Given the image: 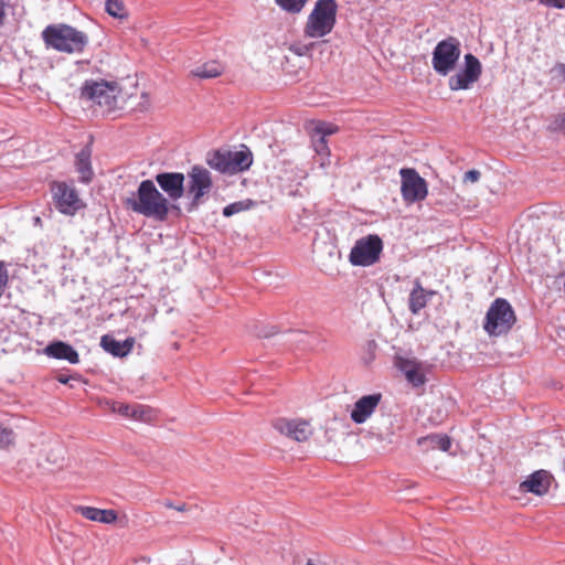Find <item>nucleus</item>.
<instances>
[{"label":"nucleus","instance_id":"nucleus-1","mask_svg":"<svg viewBox=\"0 0 565 565\" xmlns=\"http://www.w3.org/2000/svg\"><path fill=\"white\" fill-rule=\"evenodd\" d=\"M128 210L157 221L167 220L170 202L157 188L152 180L140 182L137 193L125 200Z\"/></svg>","mask_w":565,"mask_h":565},{"label":"nucleus","instance_id":"nucleus-2","mask_svg":"<svg viewBox=\"0 0 565 565\" xmlns=\"http://www.w3.org/2000/svg\"><path fill=\"white\" fill-rule=\"evenodd\" d=\"M42 38L47 46L65 53H81L88 43V36L67 24L47 25Z\"/></svg>","mask_w":565,"mask_h":565},{"label":"nucleus","instance_id":"nucleus-3","mask_svg":"<svg viewBox=\"0 0 565 565\" xmlns=\"http://www.w3.org/2000/svg\"><path fill=\"white\" fill-rule=\"evenodd\" d=\"M335 0H317L303 26L306 38L320 39L332 32L337 23Z\"/></svg>","mask_w":565,"mask_h":565},{"label":"nucleus","instance_id":"nucleus-4","mask_svg":"<svg viewBox=\"0 0 565 565\" xmlns=\"http://www.w3.org/2000/svg\"><path fill=\"white\" fill-rule=\"evenodd\" d=\"M206 163L221 173L235 174L249 169L253 154L247 147L239 151L214 150L207 152Z\"/></svg>","mask_w":565,"mask_h":565},{"label":"nucleus","instance_id":"nucleus-5","mask_svg":"<svg viewBox=\"0 0 565 565\" xmlns=\"http://www.w3.org/2000/svg\"><path fill=\"white\" fill-rule=\"evenodd\" d=\"M186 185L184 194L190 199L188 211L192 212L202 205L213 189L211 172L199 164L191 167L186 173Z\"/></svg>","mask_w":565,"mask_h":565},{"label":"nucleus","instance_id":"nucleus-6","mask_svg":"<svg viewBox=\"0 0 565 565\" xmlns=\"http://www.w3.org/2000/svg\"><path fill=\"white\" fill-rule=\"evenodd\" d=\"M516 321L514 310L508 300L497 298L487 311L483 329L490 337L507 334Z\"/></svg>","mask_w":565,"mask_h":565},{"label":"nucleus","instance_id":"nucleus-7","mask_svg":"<svg viewBox=\"0 0 565 565\" xmlns=\"http://www.w3.org/2000/svg\"><path fill=\"white\" fill-rule=\"evenodd\" d=\"M461 54L460 42L449 36L437 43L433 51L431 65L440 76L449 75L457 66Z\"/></svg>","mask_w":565,"mask_h":565},{"label":"nucleus","instance_id":"nucleus-8","mask_svg":"<svg viewBox=\"0 0 565 565\" xmlns=\"http://www.w3.org/2000/svg\"><path fill=\"white\" fill-rule=\"evenodd\" d=\"M118 94V85L105 81H86L81 89L82 98L92 100L98 106L104 107L107 111L116 108Z\"/></svg>","mask_w":565,"mask_h":565},{"label":"nucleus","instance_id":"nucleus-9","mask_svg":"<svg viewBox=\"0 0 565 565\" xmlns=\"http://www.w3.org/2000/svg\"><path fill=\"white\" fill-rule=\"evenodd\" d=\"M383 242L379 235L370 234L359 238L352 247L349 260L353 266L367 267L380 260Z\"/></svg>","mask_w":565,"mask_h":565},{"label":"nucleus","instance_id":"nucleus-10","mask_svg":"<svg viewBox=\"0 0 565 565\" xmlns=\"http://www.w3.org/2000/svg\"><path fill=\"white\" fill-rule=\"evenodd\" d=\"M482 73L480 61L471 53L465 55V66L458 73L451 75L448 79L450 90L469 89L479 81Z\"/></svg>","mask_w":565,"mask_h":565},{"label":"nucleus","instance_id":"nucleus-11","mask_svg":"<svg viewBox=\"0 0 565 565\" xmlns=\"http://www.w3.org/2000/svg\"><path fill=\"white\" fill-rule=\"evenodd\" d=\"M399 174L402 178L401 192L404 201L415 203L427 196V182L415 169L404 168L399 171Z\"/></svg>","mask_w":565,"mask_h":565},{"label":"nucleus","instance_id":"nucleus-12","mask_svg":"<svg viewBox=\"0 0 565 565\" xmlns=\"http://www.w3.org/2000/svg\"><path fill=\"white\" fill-rule=\"evenodd\" d=\"M51 191L54 205L61 213L74 215L82 207V201L73 186L64 182H53Z\"/></svg>","mask_w":565,"mask_h":565},{"label":"nucleus","instance_id":"nucleus-13","mask_svg":"<svg viewBox=\"0 0 565 565\" xmlns=\"http://www.w3.org/2000/svg\"><path fill=\"white\" fill-rule=\"evenodd\" d=\"M154 180L170 201L180 200L185 192V177L181 172H160Z\"/></svg>","mask_w":565,"mask_h":565},{"label":"nucleus","instance_id":"nucleus-14","mask_svg":"<svg viewBox=\"0 0 565 565\" xmlns=\"http://www.w3.org/2000/svg\"><path fill=\"white\" fill-rule=\"evenodd\" d=\"M273 426L280 434L299 443L307 440L312 434L309 423L305 420L278 418Z\"/></svg>","mask_w":565,"mask_h":565},{"label":"nucleus","instance_id":"nucleus-15","mask_svg":"<svg viewBox=\"0 0 565 565\" xmlns=\"http://www.w3.org/2000/svg\"><path fill=\"white\" fill-rule=\"evenodd\" d=\"M553 476L547 470H537L531 473L526 480L520 483V490L536 495H544L548 492Z\"/></svg>","mask_w":565,"mask_h":565},{"label":"nucleus","instance_id":"nucleus-16","mask_svg":"<svg viewBox=\"0 0 565 565\" xmlns=\"http://www.w3.org/2000/svg\"><path fill=\"white\" fill-rule=\"evenodd\" d=\"M382 395L380 393L365 395L359 398L351 412V419L355 424H363L374 413L380 404Z\"/></svg>","mask_w":565,"mask_h":565},{"label":"nucleus","instance_id":"nucleus-17","mask_svg":"<svg viewBox=\"0 0 565 565\" xmlns=\"http://www.w3.org/2000/svg\"><path fill=\"white\" fill-rule=\"evenodd\" d=\"M74 511L89 521L104 524H113L117 521L118 514L113 509H98L94 507L76 505Z\"/></svg>","mask_w":565,"mask_h":565},{"label":"nucleus","instance_id":"nucleus-18","mask_svg":"<svg viewBox=\"0 0 565 565\" xmlns=\"http://www.w3.org/2000/svg\"><path fill=\"white\" fill-rule=\"evenodd\" d=\"M44 352L51 358L66 360L72 364H76L79 361L76 350L72 345L62 341L49 344Z\"/></svg>","mask_w":565,"mask_h":565},{"label":"nucleus","instance_id":"nucleus-19","mask_svg":"<svg viewBox=\"0 0 565 565\" xmlns=\"http://www.w3.org/2000/svg\"><path fill=\"white\" fill-rule=\"evenodd\" d=\"M435 294V291H428L423 288L420 281L416 279L414 281V288L412 289L408 298V308L413 315H417L423 308L426 307L428 299Z\"/></svg>","mask_w":565,"mask_h":565},{"label":"nucleus","instance_id":"nucleus-20","mask_svg":"<svg viewBox=\"0 0 565 565\" xmlns=\"http://www.w3.org/2000/svg\"><path fill=\"white\" fill-rule=\"evenodd\" d=\"M134 339L128 338L125 341L120 342L114 339L111 335H103L100 340V345L103 349L115 356H126L134 347Z\"/></svg>","mask_w":565,"mask_h":565},{"label":"nucleus","instance_id":"nucleus-21","mask_svg":"<svg viewBox=\"0 0 565 565\" xmlns=\"http://www.w3.org/2000/svg\"><path fill=\"white\" fill-rule=\"evenodd\" d=\"M92 150L89 147H84L77 154L75 160L76 170L79 173V181L89 183L93 179L94 172L90 163Z\"/></svg>","mask_w":565,"mask_h":565},{"label":"nucleus","instance_id":"nucleus-22","mask_svg":"<svg viewBox=\"0 0 565 565\" xmlns=\"http://www.w3.org/2000/svg\"><path fill=\"white\" fill-rule=\"evenodd\" d=\"M418 446L424 450L440 449L448 451L451 447V440L447 435L433 434L425 437H420L417 440Z\"/></svg>","mask_w":565,"mask_h":565},{"label":"nucleus","instance_id":"nucleus-23","mask_svg":"<svg viewBox=\"0 0 565 565\" xmlns=\"http://www.w3.org/2000/svg\"><path fill=\"white\" fill-rule=\"evenodd\" d=\"M402 370L408 382L415 386L423 385L425 383V375L420 370L419 363L415 360H406L402 365Z\"/></svg>","mask_w":565,"mask_h":565},{"label":"nucleus","instance_id":"nucleus-24","mask_svg":"<svg viewBox=\"0 0 565 565\" xmlns=\"http://www.w3.org/2000/svg\"><path fill=\"white\" fill-rule=\"evenodd\" d=\"M222 73L223 66L215 61L204 63L203 65H200L191 71L192 76L204 79L217 77Z\"/></svg>","mask_w":565,"mask_h":565},{"label":"nucleus","instance_id":"nucleus-25","mask_svg":"<svg viewBox=\"0 0 565 565\" xmlns=\"http://www.w3.org/2000/svg\"><path fill=\"white\" fill-rule=\"evenodd\" d=\"M154 411L151 407L140 404H131L129 418L150 423L154 419Z\"/></svg>","mask_w":565,"mask_h":565},{"label":"nucleus","instance_id":"nucleus-26","mask_svg":"<svg viewBox=\"0 0 565 565\" xmlns=\"http://www.w3.org/2000/svg\"><path fill=\"white\" fill-rule=\"evenodd\" d=\"M105 9L109 15L118 19H124L128 14L122 0H106Z\"/></svg>","mask_w":565,"mask_h":565},{"label":"nucleus","instance_id":"nucleus-27","mask_svg":"<svg viewBox=\"0 0 565 565\" xmlns=\"http://www.w3.org/2000/svg\"><path fill=\"white\" fill-rule=\"evenodd\" d=\"M254 205L252 200H243L231 203L223 209V215L230 217L234 214L249 210Z\"/></svg>","mask_w":565,"mask_h":565},{"label":"nucleus","instance_id":"nucleus-28","mask_svg":"<svg viewBox=\"0 0 565 565\" xmlns=\"http://www.w3.org/2000/svg\"><path fill=\"white\" fill-rule=\"evenodd\" d=\"M276 3L289 13H299L308 0H275Z\"/></svg>","mask_w":565,"mask_h":565},{"label":"nucleus","instance_id":"nucleus-29","mask_svg":"<svg viewBox=\"0 0 565 565\" xmlns=\"http://www.w3.org/2000/svg\"><path fill=\"white\" fill-rule=\"evenodd\" d=\"M105 406L113 413H117L124 417L129 418L131 404H125L117 401L107 399Z\"/></svg>","mask_w":565,"mask_h":565},{"label":"nucleus","instance_id":"nucleus-30","mask_svg":"<svg viewBox=\"0 0 565 565\" xmlns=\"http://www.w3.org/2000/svg\"><path fill=\"white\" fill-rule=\"evenodd\" d=\"M551 132L565 135V113L554 115L547 127Z\"/></svg>","mask_w":565,"mask_h":565},{"label":"nucleus","instance_id":"nucleus-31","mask_svg":"<svg viewBox=\"0 0 565 565\" xmlns=\"http://www.w3.org/2000/svg\"><path fill=\"white\" fill-rule=\"evenodd\" d=\"M15 435L12 429L0 425V449L9 447L14 441Z\"/></svg>","mask_w":565,"mask_h":565},{"label":"nucleus","instance_id":"nucleus-32","mask_svg":"<svg viewBox=\"0 0 565 565\" xmlns=\"http://www.w3.org/2000/svg\"><path fill=\"white\" fill-rule=\"evenodd\" d=\"M316 43L313 42L307 44L297 42L289 46V51L298 56H306L312 51Z\"/></svg>","mask_w":565,"mask_h":565},{"label":"nucleus","instance_id":"nucleus-33","mask_svg":"<svg viewBox=\"0 0 565 565\" xmlns=\"http://www.w3.org/2000/svg\"><path fill=\"white\" fill-rule=\"evenodd\" d=\"M315 131L317 135L326 138L327 136L335 134L338 131V127L333 124L319 121L315 127Z\"/></svg>","mask_w":565,"mask_h":565},{"label":"nucleus","instance_id":"nucleus-34","mask_svg":"<svg viewBox=\"0 0 565 565\" xmlns=\"http://www.w3.org/2000/svg\"><path fill=\"white\" fill-rule=\"evenodd\" d=\"M313 145L317 153L329 156L330 151L323 136H319L318 139L315 140Z\"/></svg>","mask_w":565,"mask_h":565},{"label":"nucleus","instance_id":"nucleus-35","mask_svg":"<svg viewBox=\"0 0 565 565\" xmlns=\"http://www.w3.org/2000/svg\"><path fill=\"white\" fill-rule=\"evenodd\" d=\"M480 177H481L480 171L475 170V169L473 170H469L463 175V182H466V183L467 182L475 183V182L479 181Z\"/></svg>","mask_w":565,"mask_h":565},{"label":"nucleus","instance_id":"nucleus-36","mask_svg":"<svg viewBox=\"0 0 565 565\" xmlns=\"http://www.w3.org/2000/svg\"><path fill=\"white\" fill-rule=\"evenodd\" d=\"M540 3L551 7V8H557V9H564L565 8V0H540Z\"/></svg>","mask_w":565,"mask_h":565},{"label":"nucleus","instance_id":"nucleus-37","mask_svg":"<svg viewBox=\"0 0 565 565\" xmlns=\"http://www.w3.org/2000/svg\"><path fill=\"white\" fill-rule=\"evenodd\" d=\"M552 73H554L562 81H565V64L556 63L552 68Z\"/></svg>","mask_w":565,"mask_h":565},{"label":"nucleus","instance_id":"nucleus-38","mask_svg":"<svg viewBox=\"0 0 565 565\" xmlns=\"http://www.w3.org/2000/svg\"><path fill=\"white\" fill-rule=\"evenodd\" d=\"M164 507L168 508V509H174L179 512H184L186 511V504L182 503V504H179V505H175L173 504L171 501H166L164 503Z\"/></svg>","mask_w":565,"mask_h":565},{"label":"nucleus","instance_id":"nucleus-39","mask_svg":"<svg viewBox=\"0 0 565 565\" xmlns=\"http://www.w3.org/2000/svg\"><path fill=\"white\" fill-rule=\"evenodd\" d=\"M3 18H4V6L2 2H0V25L3 22Z\"/></svg>","mask_w":565,"mask_h":565},{"label":"nucleus","instance_id":"nucleus-40","mask_svg":"<svg viewBox=\"0 0 565 565\" xmlns=\"http://www.w3.org/2000/svg\"><path fill=\"white\" fill-rule=\"evenodd\" d=\"M57 380L60 383H63V384H66L68 382V377H65V376H60Z\"/></svg>","mask_w":565,"mask_h":565},{"label":"nucleus","instance_id":"nucleus-41","mask_svg":"<svg viewBox=\"0 0 565 565\" xmlns=\"http://www.w3.org/2000/svg\"><path fill=\"white\" fill-rule=\"evenodd\" d=\"M306 565H324V564L316 563L313 559H308Z\"/></svg>","mask_w":565,"mask_h":565}]
</instances>
